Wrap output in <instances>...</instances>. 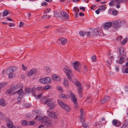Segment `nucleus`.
I'll return each mask as SVG.
<instances>
[{"label":"nucleus","instance_id":"obj_19","mask_svg":"<svg viewBox=\"0 0 128 128\" xmlns=\"http://www.w3.org/2000/svg\"><path fill=\"white\" fill-rule=\"evenodd\" d=\"M61 15L64 18L67 19L69 18V16L66 12L64 11H62L61 13Z\"/></svg>","mask_w":128,"mask_h":128},{"label":"nucleus","instance_id":"obj_20","mask_svg":"<svg viewBox=\"0 0 128 128\" xmlns=\"http://www.w3.org/2000/svg\"><path fill=\"white\" fill-rule=\"evenodd\" d=\"M52 78L53 80L58 81L60 80V77L56 74H54L52 76Z\"/></svg>","mask_w":128,"mask_h":128},{"label":"nucleus","instance_id":"obj_24","mask_svg":"<svg viewBox=\"0 0 128 128\" xmlns=\"http://www.w3.org/2000/svg\"><path fill=\"white\" fill-rule=\"evenodd\" d=\"M110 99L109 97L108 96H106L101 101V102L102 103H104V102H106L108 100Z\"/></svg>","mask_w":128,"mask_h":128},{"label":"nucleus","instance_id":"obj_43","mask_svg":"<svg viewBox=\"0 0 128 128\" xmlns=\"http://www.w3.org/2000/svg\"><path fill=\"white\" fill-rule=\"evenodd\" d=\"M79 34L81 36H83L85 34L86 32L82 31H80V32Z\"/></svg>","mask_w":128,"mask_h":128},{"label":"nucleus","instance_id":"obj_15","mask_svg":"<svg viewBox=\"0 0 128 128\" xmlns=\"http://www.w3.org/2000/svg\"><path fill=\"white\" fill-rule=\"evenodd\" d=\"M51 98H49L47 96H44L41 98V100L43 103L47 104L49 102Z\"/></svg>","mask_w":128,"mask_h":128},{"label":"nucleus","instance_id":"obj_48","mask_svg":"<svg viewBox=\"0 0 128 128\" xmlns=\"http://www.w3.org/2000/svg\"><path fill=\"white\" fill-rule=\"evenodd\" d=\"M92 59L93 62H95L96 60V56H93L92 57Z\"/></svg>","mask_w":128,"mask_h":128},{"label":"nucleus","instance_id":"obj_63","mask_svg":"<svg viewBox=\"0 0 128 128\" xmlns=\"http://www.w3.org/2000/svg\"><path fill=\"white\" fill-rule=\"evenodd\" d=\"M84 68L86 71L87 72L88 71L87 67L86 66H84Z\"/></svg>","mask_w":128,"mask_h":128},{"label":"nucleus","instance_id":"obj_58","mask_svg":"<svg viewBox=\"0 0 128 128\" xmlns=\"http://www.w3.org/2000/svg\"><path fill=\"white\" fill-rule=\"evenodd\" d=\"M117 13L116 11V10H114L112 12V14L113 15L116 16Z\"/></svg>","mask_w":128,"mask_h":128},{"label":"nucleus","instance_id":"obj_10","mask_svg":"<svg viewBox=\"0 0 128 128\" xmlns=\"http://www.w3.org/2000/svg\"><path fill=\"white\" fill-rule=\"evenodd\" d=\"M39 81L43 84H49L51 82V79L49 77H46L45 78H41Z\"/></svg>","mask_w":128,"mask_h":128},{"label":"nucleus","instance_id":"obj_38","mask_svg":"<svg viewBox=\"0 0 128 128\" xmlns=\"http://www.w3.org/2000/svg\"><path fill=\"white\" fill-rule=\"evenodd\" d=\"M38 112V110H35L32 113V116H33V117H34V116H36H36H37V115L36 113Z\"/></svg>","mask_w":128,"mask_h":128},{"label":"nucleus","instance_id":"obj_2","mask_svg":"<svg viewBox=\"0 0 128 128\" xmlns=\"http://www.w3.org/2000/svg\"><path fill=\"white\" fill-rule=\"evenodd\" d=\"M125 22V21L123 20H118L112 22L114 26L116 28L120 27Z\"/></svg>","mask_w":128,"mask_h":128},{"label":"nucleus","instance_id":"obj_44","mask_svg":"<svg viewBox=\"0 0 128 128\" xmlns=\"http://www.w3.org/2000/svg\"><path fill=\"white\" fill-rule=\"evenodd\" d=\"M101 10L103 11L106 9V8L104 5H103L102 6L100 7Z\"/></svg>","mask_w":128,"mask_h":128},{"label":"nucleus","instance_id":"obj_36","mask_svg":"<svg viewBox=\"0 0 128 128\" xmlns=\"http://www.w3.org/2000/svg\"><path fill=\"white\" fill-rule=\"evenodd\" d=\"M38 112V110H35L32 113V116H33V117H34V116H36H36H37V115L36 113Z\"/></svg>","mask_w":128,"mask_h":128},{"label":"nucleus","instance_id":"obj_12","mask_svg":"<svg viewBox=\"0 0 128 128\" xmlns=\"http://www.w3.org/2000/svg\"><path fill=\"white\" fill-rule=\"evenodd\" d=\"M120 53V56H126V52L125 51L124 49L122 47H120L119 49Z\"/></svg>","mask_w":128,"mask_h":128},{"label":"nucleus","instance_id":"obj_22","mask_svg":"<svg viewBox=\"0 0 128 128\" xmlns=\"http://www.w3.org/2000/svg\"><path fill=\"white\" fill-rule=\"evenodd\" d=\"M63 84L65 86L67 87H68L69 86V83L68 81L66 78L64 79Z\"/></svg>","mask_w":128,"mask_h":128},{"label":"nucleus","instance_id":"obj_49","mask_svg":"<svg viewBox=\"0 0 128 128\" xmlns=\"http://www.w3.org/2000/svg\"><path fill=\"white\" fill-rule=\"evenodd\" d=\"M122 36H120L116 38V40L118 42H120L121 40L122 39Z\"/></svg>","mask_w":128,"mask_h":128},{"label":"nucleus","instance_id":"obj_57","mask_svg":"<svg viewBox=\"0 0 128 128\" xmlns=\"http://www.w3.org/2000/svg\"><path fill=\"white\" fill-rule=\"evenodd\" d=\"M22 68L24 70H26L27 69L26 66H25L24 64L22 65Z\"/></svg>","mask_w":128,"mask_h":128},{"label":"nucleus","instance_id":"obj_23","mask_svg":"<svg viewBox=\"0 0 128 128\" xmlns=\"http://www.w3.org/2000/svg\"><path fill=\"white\" fill-rule=\"evenodd\" d=\"M0 105L2 106H4L6 105V104L4 99L1 98L0 100Z\"/></svg>","mask_w":128,"mask_h":128},{"label":"nucleus","instance_id":"obj_53","mask_svg":"<svg viewBox=\"0 0 128 128\" xmlns=\"http://www.w3.org/2000/svg\"><path fill=\"white\" fill-rule=\"evenodd\" d=\"M83 126L84 128H88V125L86 123H84L83 124Z\"/></svg>","mask_w":128,"mask_h":128},{"label":"nucleus","instance_id":"obj_30","mask_svg":"<svg viewBox=\"0 0 128 128\" xmlns=\"http://www.w3.org/2000/svg\"><path fill=\"white\" fill-rule=\"evenodd\" d=\"M59 97L60 98H65L68 97V96L67 95H65L63 94H62L59 95Z\"/></svg>","mask_w":128,"mask_h":128},{"label":"nucleus","instance_id":"obj_60","mask_svg":"<svg viewBox=\"0 0 128 128\" xmlns=\"http://www.w3.org/2000/svg\"><path fill=\"white\" fill-rule=\"evenodd\" d=\"M24 24V23H23L22 22H20V24L19 25V27H22V26H23Z\"/></svg>","mask_w":128,"mask_h":128},{"label":"nucleus","instance_id":"obj_54","mask_svg":"<svg viewBox=\"0 0 128 128\" xmlns=\"http://www.w3.org/2000/svg\"><path fill=\"white\" fill-rule=\"evenodd\" d=\"M47 3L46 2H42L41 4V5L42 6H46L47 5Z\"/></svg>","mask_w":128,"mask_h":128},{"label":"nucleus","instance_id":"obj_14","mask_svg":"<svg viewBox=\"0 0 128 128\" xmlns=\"http://www.w3.org/2000/svg\"><path fill=\"white\" fill-rule=\"evenodd\" d=\"M74 68L76 70H78V72L80 71L79 67L80 66V64L78 62L76 61L74 63Z\"/></svg>","mask_w":128,"mask_h":128},{"label":"nucleus","instance_id":"obj_17","mask_svg":"<svg viewBox=\"0 0 128 128\" xmlns=\"http://www.w3.org/2000/svg\"><path fill=\"white\" fill-rule=\"evenodd\" d=\"M58 41L61 43L62 45H63L66 43L67 40L65 38H61L58 39Z\"/></svg>","mask_w":128,"mask_h":128},{"label":"nucleus","instance_id":"obj_1","mask_svg":"<svg viewBox=\"0 0 128 128\" xmlns=\"http://www.w3.org/2000/svg\"><path fill=\"white\" fill-rule=\"evenodd\" d=\"M63 70L68 79L70 80V81L72 80L71 78L73 76V74L70 69L68 66H66L64 68Z\"/></svg>","mask_w":128,"mask_h":128},{"label":"nucleus","instance_id":"obj_52","mask_svg":"<svg viewBox=\"0 0 128 128\" xmlns=\"http://www.w3.org/2000/svg\"><path fill=\"white\" fill-rule=\"evenodd\" d=\"M116 2V1H113L112 0V1L110 2L109 5L110 6H112L114 5V2Z\"/></svg>","mask_w":128,"mask_h":128},{"label":"nucleus","instance_id":"obj_46","mask_svg":"<svg viewBox=\"0 0 128 128\" xmlns=\"http://www.w3.org/2000/svg\"><path fill=\"white\" fill-rule=\"evenodd\" d=\"M80 118H81L83 116V114L84 111L81 108L80 110Z\"/></svg>","mask_w":128,"mask_h":128},{"label":"nucleus","instance_id":"obj_29","mask_svg":"<svg viewBox=\"0 0 128 128\" xmlns=\"http://www.w3.org/2000/svg\"><path fill=\"white\" fill-rule=\"evenodd\" d=\"M7 85V84L4 82H2L0 84V91L2 89L4 88Z\"/></svg>","mask_w":128,"mask_h":128},{"label":"nucleus","instance_id":"obj_26","mask_svg":"<svg viewBox=\"0 0 128 128\" xmlns=\"http://www.w3.org/2000/svg\"><path fill=\"white\" fill-rule=\"evenodd\" d=\"M93 34L94 35H97L99 34L100 35H101V32H98V30L96 29H95L94 30V32L93 33Z\"/></svg>","mask_w":128,"mask_h":128},{"label":"nucleus","instance_id":"obj_64","mask_svg":"<svg viewBox=\"0 0 128 128\" xmlns=\"http://www.w3.org/2000/svg\"><path fill=\"white\" fill-rule=\"evenodd\" d=\"M8 25L10 27H12L14 26V24L13 23H11L9 24Z\"/></svg>","mask_w":128,"mask_h":128},{"label":"nucleus","instance_id":"obj_42","mask_svg":"<svg viewBox=\"0 0 128 128\" xmlns=\"http://www.w3.org/2000/svg\"><path fill=\"white\" fill-rule=\"evenodd\" d=\"M77 88L78 93L82 92V89L81 86L79 87H78Z\"/></svg>","mask_w":128,"mask_h":128},{"label":"nucleus","instance_id":"obj_37","mask_svg":"<svg viewBox=\"0 0 128 128\" xmlns=\"http://www.w3.org/2000/svg\"><path fill=\"white\" fill-rule=\"evenodd\" d=\"M38 112V110H35L32 113V116H33V117H34V116H36H36H37V115L36 113Z\"/></svg>","mask_w":128,"mask_h":128},{"label":"nucleus","instance_id":"obj_7","mask_svg":"<svg viewBox=\"0 0 128 128\" xmlns=\"http://www.w3.org/2000/svg\"><path fill=\"white\" fill-rule=\"evenodd\" d=\"M47 112H48V116L50 118L55 119L58 118V116L59 115V113L58 112H50L48 110Z\"/></svg>","mask_w":128,"mask_h":128},{"label":"nucleus","instance_id":"obj_61","mask_svg":"<svg viewBox=\"0 0 128 128\" xmlns=\"http://www.w3.org/2000/svg\"><path fill=\"white\" fill-rule=\"evenodd\" d=\"M45 125H44V124H42L41 125H40L39 126L38 128H42L44 127H45Z\"/></svg>","mask_w":128,"mask_h":128},{"label":"nucleus","instance_id":"obj_47","mask_svg":"<svg viewBox=\"0 0 128 128\" xmlns=\"http://www.w3.org/2000/svg\"><path fill=\"white\" fill-rule=\"evenodd\" d=\"M28 122L26 120H22V124L23 125H27V122Z\"/></svg>","mask_w":128,"mask_h":128},{"label":"nucleus","instance_id":"obj_25","mask_svg":"<svg viewBox=\"0 0 128 128\" xmlns=\"http://www.w3.org/2000/svg\"><path fill=\"white\" fill-rule=\"evenodd\" d=\"M17 69V68L16 66H13L9 68L7 70L12 72L15 71Z\"/></svg>","mask_w":128,"mask_h":128},{"label":"nucleus","instance_id":"obj_3","mask_svg":"<svg viewBox=\"0 0 128 128\" xmlns=\"http://www.w3.org/2000/svg\"><path fill=\"white\" fill-rule=\"evenodd\" d=\"M5 120L7 122L6 126L8 128H20L17 126H15L13 125V122L10 120L8 117L5 118Z\"/></svg>","mask_w":128,"mask_h":128},{"label":"nucleus","instance_id":"obj_40","mask_svg":"<svg viewBox=\"0 0 128 128\" xmlns=\"http://www.w3.org/2000/svg\"><path fill=\"white\" fill-rule=\"evenodd\" d=\"M50 87L51 86L50 85H47L44 87L43 89L44 90H46L49 89Z\"/></svg>","mask_w":128,"mask_h":128},{"label":"nucleus","instance_id":"obj_11","mask_svg":"<svg viewBox=\"0 0 128 128\" xmlns=\"http://www.w3.org/2000/svg\"><path fill=\"white\" fill-rule=\"evenodd\" d=\"M37 71V69L33 68L28 71L27 74V76H30L36 73Z\"/></svg>","mask_w":128,"mask_h":128},{"label":"nucleus","instance_id":"obj_33","mask_svg":"<svg viewBox=\"0 0 128 128\" xmlns=\"http://www.w3.org/2000/svg\"><path fill=\"white\" fill-rule=\"evenodd\" d=\"M26 117L28 118H32L33 117V116H32V114H26Z\"/></svg>","mask_w":128,"mask_h":128},{"label":"nucleus","instance_id":"obj_16","mask_svg":"<svg viewBox=\"0 0 128 128\" xmlns=\"http://www.w3.org/2000/svg\"><path fill=\"white\" fill-rule=\"evenodd\" d=\"M112 22H106L103 26L105 30H107L112 25Z\"/></svg>","mask_w":128,"mask_h":128},{"label":"nucleus","instance_id":"obj_8","mask_svg":"<svg viewBox=\"0 0 128 128\" xmlns=\"http://www.w3.org/2000/svg\"><path fill=\"white\" fill-rule=\"evenodd\" d=\"M35 120H40V121L42 123H45L48 120V117L46 116H44L42 117L41 115H40L38 116H37L36 117Z\"/></svg>","mask_w":128,"mask_h":128},{"label":"nucleus","instance_id":"obj_4","mask_svg":"<svg viewBox=\"0 0 128 128\" xmlns=\"http://www.w3.org/2000/svg\"><path fill=\"white\" fill-rule=\"evenodd\" d=\"M58 104L63 108L67 112H69L70 110V106L66 104L60 100L58 99Z\"/></svg>","mask_w":128,"mask_h":128},{"label":"nucleus","instance_id":"obj_32","mask_svg":"<svg viewBox=\"0 0 128 128\" xmlns=\"http://www.w3.org/2000/svg\"><path fill=\"white\" fill-rule=\"evenodd\" d=\"M34 124H35V122L34 121L28 122H27V125L32 126Z\"/></svg>","mask_w":128,"mask_h":128},{"label":"nucleus","instance_id":"obj_56","mask_svg":"<svg viewBox=\"0 0 128 128\" xmlns=\"http://www.w3.org/2000/svg\"><path fill=\"white\" fill-rule=\"evenodd\" d=\"M127 40L126 39H124L123 40L122 42V44H124L127 42Z\"/></svg>","mask_w":128,"mask_h":128},{"label":"nucleus","instance_id":"obj_41","mask_svg":"<svg viewBox=\"0 0 128 128\" xmlns=\"http://www.w3.org/2000/svg\"><path fill=\"white\" fill-rule=\"evenodd\" d=\"M31 89L29 88H26L24 90L25 92H26L29 93L31 91Z\"/></svg>","mask_w":128,"mask_h":128},{"label":"nucleus","instance_id":"obj_34","mask_svg":"<svg viewBox=\"0 0 128 128\" xmlns=\"http://www.w3.org/2000/svg\"><path fill=\"white\" fill-rule=\"evenodd\" d=\"M92 98L90 97H88L86 100V101L89 103H90L92 102Z\"/></svg>","mask_w":128,"mask_h":128},{"label":"nucleus","instance_id":"obj_62","mask_svg":"<svg viewBox=\"0 0 128 128\" xmlns=\"http://www.w3.org/2000/svg\"><path fill=\"white\" fill-rule=\"evenodd\" d=\"M100 9H98L97 10H96L95 12H96V13L97 14H98L100 13Z\"/></svg>","mask_w":128,"mask_h":128},{"label":"nucleus","instance_id":"obj_9","mask_svg":"<svg viewBox=\"0 0 128 128\" xmlns=\"http://www.w3.org/2000/svg\"><path fill=\"white\" fill-rule=\"evenodd\" d=\"M20 84H17L15 86L13 85L11 86L10 90V92L11 93L14 92V93L16 92L18 89L20 87Z\"/></svg>","mask_w":128,"mask_h":128},{"label":"nucleus","instance_id":"obj_13","mask_svg":"<svg viewBox=\"0 0 128 128\" xmlns=\"http://www.w3.org/2000/svg\"><path fill=\"white\" fill-rule=\"evenodd\" d=\"M6 74L8 75V77L9 78H12L15 76V74L14 73L7 70L6 71Z\"/></svg>","mask_w":128,"mask_h":128},{"label":"nucleus","instance_id":"obj_39","mask_svg":"<svg viewBox=\"0 0 128 128\" xmlns=\"http://www.w3.org/2000/svg\"><path fill=\"white\" fill-rule=\"evenodd\" d=\"M23 92L22 89V88H20L19 90L16 91V92H17L18 94L20 95Z\"/></svg>","mask_w":128,"mask_h":128},{"label":"nucleus","instance_id":"obj_45","mask_svg":"<svg viewBox=\"0 0 128 128\" xmlns=\"http://www.w3.org/2000/svg\"><path fill=\"white\" fill-rule=\"evenodd\" d=\"M55 16L56 17H59L60 15V14L59 12H56L54 14Z\"/></svg>","mask_w":128,"mask_h":128},{"label":"nucleus","instance_id":"obj_50","mask_svg":"<svg viewBox=\"0 0 128 128\" xmlns=\"http://www.w3.org/2000/svg\"><path fill=\"white\" fill-rule=\"evenodd\" d=\"M57 89L59 90L60 91L62 92H63L62 88L61 87L58 86L57 87Z\"/></svg>","mask_w":128,"mask_h":128},{"label":"nucleus","instance_id":"obj_6","mask_svg":"<svg viewBox=\"0 0 128 128\" xmlns=\"http://www.w3.org/2000/svg\"><path fill=\"white\" fill-rule=\"evenodd\" d=\"M68 94L70 95V98L72 101L73 102L76 106H77L78 105L77 102V100L76 97V95L70 91H68Z\"/></svg>","mask_w":128,"mask_h":128},{"label":"nucleus","instance_id":"obj_28","mask_svg":"<svg viewBox=\"0 0 128 128\" xmlns=\"http://www.w3.org/2000/svg\"><path fill=\"white\" fill-rule=\"evenodd\" d=\"M44 69L45 72L47 74L49 73L50 72V69L48 67L46 66L44 68Z\"/></svg>","mask_w":128,"mask_h":128},{"label":"nucleus","instance_id":"obj_27","mask_svg":"<svg viewBox=\"0 0 128 128\" xmlns=\"http://www.w3.org/2000/svg\"><path fill=\"white\" fill-rule=\"evenodd\" d=\"M45 126L47 127L51 126L52 125V122L49 120H48L45 124Z\"/></svg>","mask_w":128,"mask_h":128},{"label":"nucleus","instance_id":"obj_21","mask_svg":"<svg viewBox=\"0 0 128 128\" xmlns=\"http://www.w3.org/2000/svg\"><path fill=\"white\" fill-rule=\"evenodd\" d=\"M72 82L77 86V87L81 86V84L76 79H74V80H73Z\"/></svg>","mask_w":128,"mask_h":128},{"label":"nucleus","instance_id":"obj_59","mask_svg":"<svg viewBox=\"0 0 128 128\" xmlns=\"http://www.w3.org/2000/svg\"><path fill=\"white\" fill-rule=\"evenodd\" d=\"M42 86H40L36 88V90H42Z\"/></svg>","mask_w":128,"mask_h":128},{"label":"nucleus","instance_id":"obj_5","mask_svg":"<svg viewBox=\"0 0 128 128\" xmlns=\"http://www.w3.org/2000/svg\"><path fill=\"white\" fill-rule=\"evenodd\" d=\"M47 106H50L49 109L52 110L54 109L56 106V104L55 102V100L51 98L49 102L47 104Z\"/></svg>","mask_w":128,"mask_h":128},{"label":"nucleus","instance_id":"obj_51","mask_svg":"<svg viewBox=\"0 0 128 128\" xmlns=\"http://www.w3.org/2000/svg\"><path fill=\"white\" fill-rule=\"evenodd\" d=\"M73 10L75 12H77L78 13L79 11V9L77 8V7H75L74 8Z\"/></svg>","mask_w":128,"mask_h":128},{"label":"nucleus","instance_id":"obj_35","mask_svg":"<svg viewBox=\"0 0 128 128\" xmlns=\"http://www.w3.org/2000/svg\"><path fill=\"white\" fill-rule=\"evenodd\" d=\"M8 11L6 10H5L3 12V15L4 16H6L8 14Z\"/></svg>","mask_w":128,"mask_h":128},{"label":"nucleus","instance_id":"obj_18","mask_svg":"<svg viewBox=\"0 0 128 128\" xmlns=\"http://www.w3.org/2000/svg\"><path fill=\"white\" fill-rule=\"evenodd\" d=\"M112 124L116 126H120L121 124L120 122L117 121L115 119L114 120L112 121Z\"/></svg>","mask_w":128,"mask_h":128},{"label":"nucleus","instance_id":"obj_31","mask_svg":"<svg viewBox=\"0 0 128 128\" xmlns=\"http://www.w3.org/2000/svg\"><path fill=\"white\" fill-rule=\"evenodd\" d=\"M119 60L118 61V63L120 64H122L124 61V57L120 56Z\"/></svg>","mask_w":128,"mask_h":128},{"label":"nucleus","instance_id":"obj_55","mask_svg":"<svg viewBox=\"0 0 128 128\" xmlns=\"http://www.w3.org/2000/svg\"><path fill=\"white\" fill-rule=\"evenodd\" d=\"M42 96V93H41L39 94L37 96L34 95V96H37L38 98H39Z\"/></svg>","mask_w":128,"mask_h":128}]
</instances>
